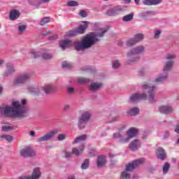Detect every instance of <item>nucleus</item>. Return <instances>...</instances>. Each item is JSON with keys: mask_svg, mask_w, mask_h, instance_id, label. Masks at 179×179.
Segmentation results:
<instances>
[{"mask_svg": "<svg viewBox=\"0 0 179 179\" xmlns=\"http://www.w3.org/2000/svg\"><path fill=\"white\" fill-rule=\"evenodd\" d=\"M78 82L80 85H85V83H89V82H90V79L83 77H79L78 78Z\"/></svg>", "mask_w": 179, "mask_h": 179, "instance_id": "37", "label": "nucleus"}, {"mask_svg": "<svg viewBox=\"0 0 179 179\" xmlns=\"http://www.w3.org/2000/svg\"><path fill=\"white\" fill-rule=\"evenodd\" d=\"M131 178L132 179H138L139 176H138V174H134L132 176Z\"/></svg>", "mask_w": 179, "mask_h": 179, "instance_id": "62", "label": "nucleus"}, {"mask_svg": "<svg viewBox=\"0 0 179 179\" xmlns=\"http://www.w3.org/2000/svg\"><path fill=\"white\" fill-rule=\"evenodd\" d=\"M67 179H76L75 176H70L68 177Z\"/></svg>", "mask_w": 179, "mask_h": 179, "instance_id": "64", "label": "nucleus"}, {"mask_svg": "<svg viewBox=\"0 0 179 179\" xmlns=\"http://www.w3.org/2000/svg\"><path fill=\"white\" fill-rule=\"evenodd\" d=\"M69 108H71V106H69V105H65L64 107V111H68V110H69Z\"/></svg>", "mask_w": 179, "mask_h": 179, "instance_id": "58", "label": "nucleus"}, {"mask_svg": "<svg viewBox=\"0 0 179 179\" xmlns=\"http://www.w3.org/2000/svg\"><path fill=\"white\" fill-rule=\"evenodd\" d=\"M141 148V141L139 140H134L129 144V148L132 152H136Z\"/></svg>", "mask_w": 179, "mask_h": 179, "instance_id": "22", "label": "nucleus"}, {"mask_svg": "<svg viewBox=\"0 0 179 179\" xmlns=\"http://www.w3.org/2000/svg\"><path fill=\"white\" fill-rule=\"evenodd\" d=\"M170 169V164L169 163H165L164 166H163V173H166Z\"/></svg>", "mask_w": 179, "mask_h": 179, "instance_id": "46", "label": "nucleus"}, {"mask_svg": "<svg viewBox=\"0 0 179 179\" xmlns=\"http://www.w3.org/2000/svg\"><path fill=\"white\" fill-rule=\"evenodd\" d=\"M145 38V35L142 33H138L134 35L133 38L127 41V47H132L135 45V44H138V43H141L143 41Z\"/></svg>", "mask_w": 179, "mask_h": 179, "instance_id": "9", "label": "nucleus"}, {"mask_svg": "<svg viewBox=\"0 0 179 179\" xmlns=\"http://www.w3.org/2000/svg\"><path fill=\"white\" fill-rule=\"evenodd\" d=\"M162 34V30L161 29H155L154 31V38L157 40L158 38H160V36Z\"/></svg>", "mask_w": 179, "mask_h": 179, "instance_id": "42", "label": "nucleus"}, {"mask_svg": "<svg viewBox=\"0 0 179 179\" xmlns=\"http://www.w3.org/2000/svg\"><path fill=\"white\" fill-rule=\"evenodd\" d=\"M143 5H146L148 6H152V0H143Z\"/></svg>", "mask_w": 179, "mask_h": 179, "instance_id": "49", "label": "nucleus"}, {"mask_svg": "<svg viewBox=\"0 0 179 179\" xmlns=\"http://www.w3.org/2000/svg\"><path fill=\"white\" fill-rule=\"evenodd\" d=\"M131 50L136 55H141V54H143L145 52V46L143 45H138L134 47L133 49H131Z\"/></svg>", "mask_w": 179, "mask_h": 179, "instance_id": "23", "label": "nucleus"}, {"mask_svg": "<svg viewBox=\"0 0 179 179\" xmlns=\"http://www.w3.org/2000/svg\"><path fill=\"white\" fill-rule=\"evenodd\" d=\"M177 56L176 54H167L165 57L166 61L164 63L163 71L164 72H170L173 69L174 62Z\"/></svg>", "mask_w": 179, "mask_h": 179, "instance_id": "4", "label": "nucleus"}, {"mask_svg": "<svg viewBox=\"0 0 179 179\" xmlns=\"http://www.w3.org/2000/svg\"><path fill=\"white\" fill-rule=\"evenodd\" d=\"M150 13H152L150 11H145V12H143L141 13V16L143 17H146L147 16H149V15H150Z\"/></svg>", "mask_w": 179, "mask_h": 179, "instance_id": "52", "label": "nucleus"}, {"mask_svg": "<svg viewBox=\"0 0 179 179\" xmlns=\"http://www.w3.org/2000/svg\"><path fill=\"white\" fill-rule=\"evenodd\" d=\"M20 156L22 157H34L37 152L31 147H25L20 150Z\"/></svg>", "mask_w": 179, "mask_h": 179, "instance_id": "11", "label": "nucleus"}, {"mask_svg": "<svg viewBox=\"0 0 179 179\" xmlns=\"http://www.w3.org/2000/svg\"><path fill=\"white\" fill-rule=\"evenodd\" d=\"M15 72V69L13 68V64L8 63L7 64V71L4 73V76H9Z\"/></svg>", "mask_w": 179, "mask_h": 179, "instance_id": "27", "label": "nucleus"}, {"mask_svg": "<svg viewBox=\"0 0 179 179\" xmlns=\"http://www.w3.org/2000/svg\"><path fill=\"white\" fill-rule=\"evenodd\" d=\"M29 136H31L32 138H35V136H36V131H31L29 132Z\"/></svg>", "mask_w": 179, "mask_h": 179, "instance_id": "56", "label": "nucleus"}, {"mask_svg": "<svg viewBox=\"0 0 179 179\" xmlns=\"http://www.w3.org/2000/svg\"><path fill=\"white\" fill-rule=\"evenodd\" d=\"M87 29V22H85L84 24L80 25L78 28L76 30L69 31L67 32V36H78V34H83L85 33V30Z\"/></svg>", "mask_w": 179, "mask_h": 179, "instance_id": "12", "label": "nucleus"}, {"mask_svg": "<svg viewBox=\"0 0 179 179\" xmlns=\"http://www.w3.org/2000/svg\"><path fill=\"white\" fill-rule=\"evenodd\" d=\"M41 56V55L40 54V52H34V53H32L33 58H38Z\"/></svg>", "mask_w": 179, "mask_h": 179, "instance_id": "53", "label": "nucleus"}, {"mask_svg": "<svg viewBox=\"0 0 179 179\" xmlns=\"http://www.w3.org/2000/svg\"><path fill=\"white\" fill-rule=\"evenodd\" d=\"M124 10V8L121 6H115L107 10L106 15L108 16H117V15H120L121 12Z\"/></svg>", "mask_w": 179, "mask_h": 179, "instance_id": "15", "label": "nucleus"}, {"mask_svg": "<svg viewBox=\"0 0 179 179\" xmlns=\"http://www.w3.org/2000/svg\"><path fill=\"white\" fill-rule=\"evenodd\" d=\"M18 179H31V178L30 176H21L18 178Z\"/></svg>", "mask_w": 179, "mask_h": 179, "instance_id": "57", "label": "nucleus"}, {"mask_svg": "<svg viewBox=\"0 0 179 179\" xmlns=\"http://www.w3.org/2000/svg\"><path fill=\"white\" fill-rule=\"evenodd\" d=\"M49 33H51V31H46L45 32H43L41 34L42 36H48Z\"/></svg>", "mask_w": 179, "mask_h": 179, "instance_id": "59", "label": "nucleus"}, {"mask_svg": "<svg viewBox=\"0 0 179 179\" xmlns=\"http://www.w3.org/2000/svg\"><path fill=\"white\" fill-rule=\"evenodd\" d=\"M136 134H138V129L131 127L129 131H127V136L130 138H135L136 136Z\"/></svg>", "mask_w": 179, "mask_h": 179, "instance_id": "25", "label": "nucleus"}, {"mask_svg": "<svg viewBox=\"0 0 179 179\" xmlns=\"http://www.w3.org/2000/svg\"><path fill=\"white\" fill-rule=\"evenodd\" d=\"M58 38V36L57 35H54L52 36L49 37V40H50L51 41H54V40H57Z\"/></svg>", "mask_w": 179, "mask_h": 179, "instance_id": "55", "label": "nucleus"}, {"mask_svg": "<svg viewBox=\"0 0 179 179\" xmlns=\"http://www.w3.org/2000/svg\"><path fill=\"white\" fill-rule=\"evenodd\" d=\"M50 0H41V2H39V5L41 4V2H43V3H48V2H50Z\"/></svg>", "mask_w": 179, "mask_h": 179, "instance_id": "60", "label": "nucleus"}, {"mask_svg": "<svg viewBox=\"0 0 179 179\" xmlns=\"http://www.w3.org/2000/svg\"><path fill=\"white\" fill-rule=\"evenodd\" d=\"M113 139H117V142L119 143H128L131 139L126 134V135H122L120 132L117 133H114L113 134Z\"/></svg>", "mask_w": 179, "mask_h": 179, "instance_id": "14", "label": "nucleus"}, {"mask_svg": "<svg viewBox=\"0 0 179 179\" xmlns=\"http://www.w3.org/2000/svg\"><path fill=\"white\" fill-rule=\"evenodd\" d=\"M120 177L122 179H131V173H129V171L125 170L121 173Z\"/></svg>", "mask_w": 179, "mask_h": 179, "instance_id": "34", "label": "nucleus"}, {"mask_svg": "<svg viewBox=\"0 0 179 179\" xmlns=\"http://www.w3.org/2000/svg\"><path fill=\"white\" fill-rule=\"evenodd\" d=\"M50 18L48 17H45L42 18L40 22H39V25L40 26H45V24H47V23H50Z\"/></svg>", "mask_w": 179, "mask_h": 179, "instance_id": "36", "label": "nucleus"}, {"mask_svg": "<svg viewBox=\"0 0 179 179\" xmlns=\"http://www.w3.org/2000/svg\"><path fill=\"white\" fill-rule=\"evenodd\" d=\"M29 92H31V93H38V89L34 88L33 87H28Z\"/></svg>", "mask_w": 179, "mask_h": 179, "instance_id": "48", "label": "nucleus"}, {"mask_svg": "<svg viewBox=\"0 0 179 179\" xmlns=\"http://www.w3.org/2000/svg\"><path fill=\"white\" fill-rule=\"evenodd\" d=\"M168 78L169 76H167V74H160L155 79V83L157 85H163V83H166V82H167Z\"/></svg>", "mask_w": 179, "mask_h": 179, "instance_id": "19", "label": "nucleus"}, {"mask_svg": "<svg viewBox=\"0 0 179 179\" xmlns=\"http://www.w3.org/2000/svg\"><path fill=\"white\" fill-rule=\"evenodd\" d=\"M26 29H27V26L24 24H21L18 26V34L22 35L24 31H26Z\"/></svg>", "mask_w": 179, "mask_h": 179, "instance_id": "39", "label": "nucleus"}, {"mask_svg": "<svg viewBox=\"0 0 179 179\" xmlns=\"http://www.w3.org/2000/svg\"><path fill=\"white\" fill-rule=\"evenodd\" d=\"M63 153H64V157L66 159H71L72 156H73V154L72 153V151H68V149H66L63 151Z\"/></svg>", "mask_w": 179, "mask_h": 179, "instance_id": "40", "label": "nucleus"}, {"mask_svg": "<svg viewBox=\"0 0 179 179\" xmlns=\"http://www.w3.org/2000/svg\"><path fill=\"white\" fill-rule=\"evenodd\" d=\"M68 6H79V3L76 1H70L67 3Z\"/></svg>", "mask_w": 179, "mask_h": 179, "instance_id": "45", "label": "nucleus"}, {"mask_svg": "<svg viewBox=\"0 0 179 179\" xmlns=\"http://www.w3.org/2000/svg\"><path fill=\"white\" fill-rule=\"evenodd\" d=\"M79 15L81 16V17H87V12H86L85 10H80Z\"/></svg>", "mask_w": 179, "mask_h": 179, "instance_id": "47", "label": "nucleus"}, {"mask_svg": "<svg viewBox=\"0 0 179 179\" xmlns=\"http://www.w3.org/2000/svg\"><path fill=\"white\" fill-rule=\"evenodd\" d=\"M121 66V62L120 60H113L112 61V68L114 70L120 69Z\"/></svg>", "mask_w": 179, "mask_h": 179, "instance_id": "33", "label": "nucleus"}, {"mask_svg": "<svg viewBox=\"0 0 179 179\" xmlns=\"http://www.w3.org/2000/svg\"><path fill=\"white\" fill-rule=\"evenodd\" d=\"M103 87V83H92L89 85L90 92H96L100 90Z\"/></svg>", "mask_w": 179, "mask_h": 179, "instance_id": "18", "label": "nucleus"}, {"mask_svg": "<svg viewBox=\"0 0 179 179\" xmlns=\"http://www.w3.org/2000/svg\"><path fill=\"white\" fill-rule=\"evenodd\" d=\"M42 58L43 59H52V54L51 53H43L41 55Z\"/></svg>", "mask_w": 179, "mask_h": 179, "instance_id": "43", "label": "nucleus"}, {"mask_svg": "<svg viewBox=\"0 0 179 179\" xmlns=\"http://www.w3.org/2000/svg\"><path fill=\"white\" fill-rule=\"evenodd\" d=\"M119 118L118 116H116L115 117L113 118V120H110V122H115V121L117 120Z\"/></svg>", "mask_w": 179, "mask_h": 179, "instance_id": "61", "label": "nucleus"}, {"mask_svg": "<svg viewBox=\"0 0 179 179\" xmlns=\"http://www.w3.org/2000/svg\"><path fill=\"white\" fill-rule=\"evenodd\" d=\"M87 138V136H86V134H83L80 136H78L72 142V145H76V143H79L80 142H83V141H86Z\"/></svg>", "mask_w": 179, "mask_h": 179, "instance_id": "28", "label": "nucleus"}, {"mask_svg": "<svg viewBox=\"0 0 179 179\" xmlns=\"http://www.w3.org/2000/svg\"><path fill=\"white\" fill-rule=\"evenodd\" d=\"M31 78V74L29 73H24L18 75L13 80L14 85L19 86V85H24L27 82H29Z\"/></svg>", "mask_w": 179, "mask_h": 179, "instance_id": "6", "label": "nucleus"}, {"mask_svg": "<svg viewBox=\"0 0 179 179\" xmlns=\"http://www.w3.org/2000/svg\"><path fill=\"white\" fill-rule=\"evenodd\" d=\"M127 114L131 116L138 115V114H139V108H133L131 109H129V110H127Z\"/></svg>", "mask_w": 179, "mask_h": 179, "instance_id": "30", "label": "nucleus"}, {"mask_svg": "<svg viewBox=\"0 0 179 179\" xmlns=\"http://www.w3.org/2000/svg\"><path fill=\"white\" fill-rule=\"evenodd\" d=\"M20 16V13L17 10H13L9 15L10 20H16Z\"/></svg>", "mask_w": 179, "mask_h": 179, "instance_id": "26", "label": "nucleus"}, {"mask_svg": "<svg viewBox=\"0 0 179 179\" xmlns=\"http://www.w3.org/2000/svg\"><path fill=\"white\" fill-rule=\"evenodd\" d=\"M155 153L157 159H159V160H166V159L167 158V152H166V150H164V148L162 147H159L156 150Z\"/></svg>", "mask_w": 179, "mask_h": 179, "instance_id": "16", "label": "nucleus"}, {"mask_svg": "<svg viewBox=\"0 0 179 179\" xmlns=\"http://www.w3.org/2000/svg\"><path fill=\"white\" fill-rule=\"evenodd\" d=\"M66 138H68V136H66V134H60L57 136V140L59 141H65V139H66Z\"/></svg>", "mask_w": 179, "mask_h": 179, "instance_id": "44", "label": "nucleus"}, {"mask_svg": "<svg viewBox=\"0 0 179 179\" xmlns=\"http://www.w3.org/2000/svg\"><path fill=\"white\" fill-rule=\"evenodd\" d=\"M90 165V160L89 159H85L81 164V170H87Z\"/></svg>", "mask_w": 179, "mask_h": 179, "instance_id": "31", "label": "nucleus"}, {"mask_svg": "<svg viewBox=\"0 0 179 179\" xmlns=\"http://www.w3.org/2000/svg\"><path fill=\"white\" fill-rule=\"evenodd\" d=\"M143 90H146L148 92V96H147L146 100H148L150 104H155L157 101V98H156V94L155 93V89L156 86L150 87L146 84H143L141 87Z\"/></svg>", "mask_w": 179, "mask_h": 179, "instance_id": "3", "label": "nucleus"}, {"mask_svg": "<svg viewBox=\"0 0 179 179\" xmlns=\"http://www.w3.org/2000/svg\"><path fill=\"white\" fill-rule=\"evenodd\" d=\"M163 136H164V139H167V138H169V136H170V131L166 130V131L164 132Z\"/></svg>", "mask_w": 179, "mask_h": 179, "instance_id": "51", "label": "nucleus"}, {"mask_svg": "<svg viewBox=\"0 0 179 179\" xmlns=\"http://www.w3.org/2000/svg\"><path fill=\"white\" fill-rule=\"evenodd\" d=\"M159 3H162V0H151V6L159 5Z\"/></svg>", "mask_w": 179, "mask_h": 179, "instance_id": "50", "label": "nucleus"}, {"mask_svg": "<svg viewBox=\"0 0 179 179\" xmlns=\"http://www.w3.org/2000/svg\"><path fill=\"white\" fill-rule=\"evenodd\" d=\"M145 164V158H140L138 159H136L133 161L132 162L127 164L125 167V170L127 171H129V173H131V171H134L136 169H138L139 166H142V164Z\"/></svg>", "mask_w": 179, "mask_h": 179, "instance_id": "7", "label": "nucleus"}, {"mask_svg": "<svg viewBox=\"0 0 179 179\" xmlns=\"http://www.w3.org/2000/svg\"><path fill=\"white\" fill-rule=\"evenodd\" d=\"M158 110L161 114H165L166 115L171 114L174 111V109L171 106H161Z\"/></svg>", "mask_w": 179, "mask_h": 179, "instance_id": "17", "label": "nucleus"}, {"mask_svg": "<svg viewBox=\"0 0 179 179\" xmlns=\"http://www.w3.org/2000/svg\"><path fill=\"white\" fill-rule=\"evenodd\" d=\"M62 65L66 69H71L72 68V64L69 62L64 61L62 63Z\"/></svg>", "mask_w": 179, "mask_h": 179, "instance_id": "41", "label": "nucleus"}, {"mask_svg": "<svg viewBox=\"0 0 179 179\" xmlns=\"http://www.w3.org/2000/svg\"><path fill=\"white\" fill-rule=\"evenodd\" d=\"M175 132H176L177 134H179V126H177L175 129Z\"/></svg>", "mask_w": 179, "mask_h": 179, "instance_id": "63", "label": "nucleus"}, {"mask_svg": "<svg viewBox=\"0 0 179 179\" xmlns=\"http://www.w3.org/2000/svg\"><path fill=\"white\" fill-rule=\"evenodd\" d=\"M139 59H141V57H139V55H136L131 50L127 52L126 55V64L127 65H132L133 64H136V62H138Z\"/></svg>", "mask_w": 179, "mask_h": 179, "instance_id": "10", "label": "nucleus"}, {"mask_svg": "<svg viewBox=\"0 0 179 179\" xmlns=\"http://www.w3.org/2000/svg\"><path fill=\"white\" fill-rule=\"evenodd\" d=\"M92 118V112L90 110L83 112L78 118V127L80 129H83L86 127V124L89 122Z\"/></svg>", "mask_w": 179, "mask_h": 179, "instance_id": "5", "label": "nucleus"}, {"mask_svg": "<svg viewBox=\"0 0 179 179\" xmlns=\"http://www.w3.org/2000/svg\"><path fill=\"white\" fill-rule=\"evenodd\" d=\"M1 139H5L7 142H13V136L10 135L3 134L0 136Z\"/></svg>", "mask_w": 179, "mask_h": 179, "instance_id": "38", "label": "nucleus"}, {"mask_svg": "<svg viewBox=\"0 0 179 179\" xmlns=\"http://www.w3.org/2000/svg\"><path fill=\"white\" fill-rule=\"evenodd\" d=\"M107 163V159H106V156L101 155L98 157L97 161H96V166L98 169H103L104 166H106Z\"/></svg>", "mask_w": 179, "mask_h": 179, "instance_id": "20", "label": "nucleus"}, {"mask_svg": "<svg viewBox=\"0 0 179 179\" xmlns=\"http://www.w3.org/2000/svg\"><path fill=\"white\" fill-rule=\"evenodd\" d=\"M73 92H75V90L72 87H69L67 89V92L69 93V94H73Z\"/></svg>", "mask_w": 179, "mask_h": 179, "instance_id": "54", "label": "nucleus"}, {"mask_svg": "<svg viewBox=\"0 0 179 179\" xmlns=\"http://www.w3.org/2000/svg\"><path fill=\"white\" fill-rule=\"evenodd\" d=\"M31 179H40L41 177V170L39 167L34 169L31 176H29Z\"/></svg>", "mask_w": 179, "mask_h": 179, "instance_id": "24", "label": "nucleus"}, {"mask_svg": "<svg viewBox=\"0 0 179 179\" xmlns=\"http://www.w3.org/2000/svg\"><path fill=\"white\" fill-rule=\"evenodd\" d=\"M83 150H85V144H81L78 148H73L71 150L72 154L74 155V156L79 157L82 153H83Z\"/></svg>", "mask_w": 179, "mask_h": 179, "instance_id": "21", "label": "nucleus"}, {"mask_svg": "<svg viewBox=\"0 0 179 179\" xmlns=\"http://www.w3.org/2000/svg\"><path fill=\"white\" fill-rule=\"evenodd\" d=\"M148 95L146 94H134L130 96L129 103H139L141 100H146Z\"/></svg>", "mask_w": 179, "mask_h": 179, "instance_id": "13", "label": "nucleus"}, {"mask_svg": "<svg viewBox=\"0 0 179 179\" xmlns=\"http://www.w3.org/2000/svg\"><path fill=\"white\" fill-rule=\"evenodd\" d=\"M27 101L22 99L21 103L19 101L13 102V107L6 106L3 110V114H11L16 120H23L29 115V108L26 106Z\"/></svg>", "mask_w": 179, "mask_h": 179, "instance_id": "2", "label": "nucleus"}, {"mask_svg": "<svg viewBox=\"0 0 179 179\" xmlns=\"http://www.w3.org/2000/svg\"><path fill=\"white\" fill-rule=\"evenodd\" d=\"M42 90H43L45 94H50V93H52V92H54L55 88L52 85H45L42 87Z\"/></svg>", "mask_w": 179, "mask_h": 179, "instance_id": "29", "label": "nucleus"}, {"mask_svg": "<svg viewBox=\"0 0 179 179\" xmlns=\"http://www.w3.org/2000/svg\"><path fill=\"white\" fill-rule=\"evenodd\" d=\"M108 31V29L103 28L99 32H92L87 35L80 42H72L69 39L62 40L59 41V47L63 50L74 45L76 51H83V50H87L92 48L94 44L100 42V38Z\"/></svg>", "mask_w": 179, "mask_h": 179, "instance_id": "1", "label": "nucleus"}, {"mask_svg": "<svg viewBox=\"0 0 179 179\" xmlns=\"http://www.w3.org/2000/svg\"><path fill=\"white\" fill-rule=\"evenodd\" d=\"M134 13H131L130 14L126 15L122 17L123 22H131L134 20Z\"/></svg>", "mask_w": 179, "mask_h": 179, "instance_id": "32", "label": "nucleus"}, {"mask_svg": "<svg viewBox=\"0 0 179 179\" xmlns=\"http://www.w3.org/2000/svg\"><path fill=\"white\" fill-rule=\"evenodd\" d=\"M58 132H59L58 129L51 130L43 136L38 138L36 142H38V143H41V142H48V141H51Z\"/></svg>", "mask_w": 179, "mask_h": 179, "instance_id": "8", "label": "nucleus"}, {"mask_svg": "<svg viewBox=\"0 0 179 179\" xmlns=\"http://www.w3.org/2000/svg\"><path fill=\"white\" fill-rule=\"evenodd\" d=\"M16 128H17V127H15L13 125H6L2 127V130L4 131L5 132H8L9 131H13L16 129Z\"/></svg>", "mask_w": 179, "mask_h": 179, "instance_id": "35", "label": "nucleus"}]
</instances>
